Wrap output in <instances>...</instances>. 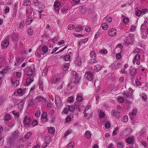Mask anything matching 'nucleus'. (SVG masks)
Wrapping results in <instances>:
<instances>
[{
    "instance_id": "60",
    "label": "nucleus",
    "mask_w": 148,
    "mask_h": 148,
    "mask_svg": "<svg viewBox=\"0 0 148 148\" xmlns=\"http://www.w3.org/2000/svg\"><path fill=\"white\" fill-rule=\"evenodd\" d=\"M119 130V128L118 127H116L115 130H114L113 133H112V135L113 136H114L116 135L117 133H116V132L118 131Z\"/></svg>"
},
{
    "instance_id": "5",
    "label": "nucleus",
    "mask_w": 148,
    "mask_h": 148,
    "mask_svg": "<svg viewBox=\"0 0 148 148\" xmlns=\"http://www.w3.org/2000/svg\"><path fill=\"white\" fill-rule=\"evenodd\" d=\"M117 34L116 30L112 28L110 29L108 31V34L110 36L114 37Z\"/></svg>"
},
{
    "instance_id": "13",
    "label": "nucleus",
    "mask_w": 148,
    "mask_h": 148,
    "mask_svg": "<svg viewBox=\"0 0 148 148\" xmlns=\"http://www.w3.org/2000/svg\"><path fill=\"white\" fill-rule=\"evenodd\" d=\"M60 3L58 1H56L55 2L54 6L56 11H57L58 12H59V8L60 6Z\"/></svg>"
},
{
    "instance_id": "32",
    "label": "nucleus",
    "mask_w": 148,
    "mask_h": 148,
    "mask_svg": "<svg viewBox=\"0 0 148 148\" xmlns=\"http://www.w3.org/2000/svg\"><path fill=\"white\" fill-rule=\"evenodd\" d=\"M63 59L65 61H69L71 59V56L69 55H66L64 57Z\"/></svg>"
},
{
    "instance_id": "49",
    "label": "nucleus",
    "mask_w": 148,
    "mask_h": 148,
    "mask_svg": "<svg viewBox=\"0 0 148 148\" xmlns=\"http://www.w3.org/2000/svg\"><path fill=\"white\" fill-rule=\"evenodd\" d=\"M67 108L70 112H72L75 109L74 107L73 106H69Z\"/></svg>"
},
{
    "instance_id": "30",
    "label": "nucleus",
    "mask_w": 148,
    "mask_h": 148,
    "mask_svg": "<svg viewBox=\"0 0 148 148\" xmlns=\"http://www.w3.org/2000/svg\"><path fill=\"white\" fill-rule=\"evenodd\" d=\"M48 132L51 134H53L55 132V129L53 127H50L48 129Z\"/></svg>"
},
{
    "instance_id": "50",
    "label": "nucleus",
    "mask_w": 148,
    "mask_h": 148,
    "mask_svg": "<svg viewBox=\"0 0 148 148\" xmlns=\"http://www.w3.org/2000/svg\"><path fill=\"white\" fill-rule=\"evenodd\" d=\"M136 29V27L134 25H132L130 28V31L132 32L134 31Z\"/></svg>"
},
{
    "instance_id": "57",
    "label": "nucleus",
    "mask_w": 148,
    "mask_h": 148,
    "mask_svg": "<svg viewBox=\"0 0 148 148\" xmlns=\"http://www.w3.org/2000/svg\"><path fill=\"white\" fill-rule=\"evenodd\" d=\"M14 73L17 78L21 76V74L19 72H15Z\"/></svg>"
},
{
    "instance_id": "54",
    "label": "nucleus",
    "mask_w": 148,
    "mask_h": 148,
    "mask_svg": "<svg viewBox=\"0 0 148 148\" xmlns=\"http://www.w3.org/2000/svg\"><path fill=\"white\" fill-rule=\"evenodd\" d=\"M51 140V138L50 137H47L45 139V143L47 144H49V142Z\"/></svg>"
},
{
    "instance_id": "56",
    "label": "nucleus",
    "mask_w": 148,
    "mask_h": 148,
    "mask_svg": "<svg viewBox=\"0 0 148 148\" xmlns=\"http://www.w3.org/2000/svg\"><path fill=\"white\" fill-rule=\"evenodd\" d=\"M68 100L69 103H71L73 102L74 98L73 97H70L68 98Z\"/></svg>"
},
{
    "instance_id": "38",
    "label": "nucleus",
    "mask_w": 148,
    "mask_h": 148,
    "mask_svg": "<svg viewBox=\"0 0 148 148\" xmlns=\"http://www.w3.org/2000/svg\"><path fill=\"white\" fill-rule=\"evenodd\" d=\"M28 34L32 36L33 34V30L32 28H29L27 31Z\"/></svg>"
},
{
    "instance_id": "3",
    "label": "nucleus",
    "mask_w": 148,
    "mask_h": 148,
    "mask_svg": "<svg viewBox=\"0 0 148 148\" xmlns=\"http://www.w3.org/2000/svg\"><path fill=\"white\" fill-rule=\"evenodd\" d=\"M134 35L132 34H130L128 37L125 43L127 45L132 44L133 42L134 38Z\"/></svg>"
},
{
    "instance_id": "7",
    "label": "nucleus",
    "mask_w": 148,
    "mask_h": 148,
    "mask_svg": "<svg viewBox=\"0 0 148 148\" xmlns=\"http://www.w3.org/2000/svg\"><path fill=\"white\" fill-rule=\"evenodd\" d=\"M93 77V74L90 72H87L84 75V77L89 81H91Z\"/></svg>"
},
{
    "instance_id": "55",
    "label": "nucleus",
    "mask_w": 148,
    "mask_h": 148,
    "mask_svg": "<svg viewBox=\"0 0 148 148\" xmlns=\"http://www.w3.org/2000/svg\"><path fill=\"white\" fill-rule=\"evenodd\" d=\"M12 113L13 114L15 117H18L19 116V113L18 112H16L14 111H13Z\"/></svg>"
},
{
    "instance_id": "19",
    "label": "nucleus",
    "mask_w": 148,
    "mask_h": 148,
    "mask_svg": "<svg viewBox=\"0 0 148 148\" xmlns=\"http://www.w3.org/2000/svg\"><path fill=\"white\" fill-rule=\"evenodd\" d=\"M112 114L115 116L116 117L119 118L120 116V114L118 112H116L115 110H113L112 112Z\"/></svg>"
},
{
    "instance_id": "15",
    "label": "nucleus",
    "mask_w": 148,
    "mask_h": 148,
    "mask_svg": "<svg viewBox=\"0 0 148 148\" xmlns=\"http://www.w3.org/2000/svg\"><path fill=\"white\" fill-rule=\"evenodd\" d=\"M11 82L12 83V86L13 87H16L19 84V81L18 80L14 81L13 78L11 79Z\"/></svg>"
},
{
    "instance_id": "59",
    "label": "nucleus",
    "mask_w": 148,
    "mask_h": 148,
    "mask_svg": "<svg viewBox=\"0 0 148 148\" xmlns=\"http://www.w3.org/2000/svg\"><path fill=\"white\" fill-rule=\"evenodd\" d=\"M39 88L41 90H42L43 89V84L42 82L40 81L39 83Z\"/></svg>"
},
{
    "instance_id": "46",
    "label": "nucleus",
    "mask_w": 148,
    "mask_h": 148,
    "mask_svg": "<svg viewBox=\"0 0 148 148\" xmlns=\"http://www.w3.org/2000/svg\"><path fill=\"white\" fill-rule=\"evenodd\" d=\"M100 52L102 54H106L107 53V51L105 49H101Z\"/></svg>"
},
{
    "instance_id": "61",
    "label": "nucleus",
    "mask_w": 148,
    "mask_h": 148,
    "mask_svg": "<svg viewBox=\"0 0 148 148\" xmlns=\"http://www.w3.org/2000/svg\"><path fill=\"white\" fill-rule=\"evenodd\" d=\"M136 15L137 16H140L141 14V10H138L136 12Z\"/></svg>"
},
{
    "instance_id": "26",
    "label": "nucleus",
    "mask_w": 148,
    "mask_h": 148,
    "mask_svg": "<svg viewBox=\"0 0 148 148\" xmlns=\"http://www.w3.org/2000/svg\"><path fill=\"white\" fill-rule=\"evenodd\" d=\"M69 63H66L64 64L63 65V69L64 71L67 70L69 68Z\"/></svg>"
},
{
    "instance_id": "44",
    "label": "nucleus",
    "mask_w": 148,
    "mask_h": 148,
    "mask_svg": "<svg viewBox=\"0 0 148 148\" xmlns=\"http://www.w3.org/2000/svg\"><path fill=\"white\" fill-rule=\"evenodd\" d=\"M23 90L21 88L18 89L17 91V93L19 96H22L23 95Z\"/></svg>"
},
{
    "instance_id": "17",
    "label": "nucleus",
    "mask_w": 148,
    "mask_h": 148,
    "mask_svg": "<svg viewBox=\"0 0 148 148\" xmlns=\"http://www.w3.org/2000/svg\"><path fill=\"white\" fill-rule=\"evenodd\" d=\"M75 63L77 66H80L82 63L81 58L79 57H78L76 59Z\"/></svg>"
},
{
    "instance_id": "1",
    "label": "nucleus",
    "mask_w": 148,
    "mask_h": 148,
    "mask_svg": "<svg viewBox=\"0 0 148 148\" xmlns=\"http://www.w3.org/2000/svg\"><path fill=\"white\" fill-rule=\"evenodd\" d=\"M27 74L29 76L26 79V86H28L34 81V77L36 75L35 68L33 66H29L28 68Z\"/></svg>"
},
{
    "instance_id": "6",
    "label": "nucleus",
    "mask_w": 148,
    "mask_h": 148,
    "mask_svg": "<svg viewBox=\"0 0 148 148\" xmlns=\"http://www.w3.org/2000/svg\"><path fill=\"white\" fill-rule=\"evenodd\" d=\"M31 121L30 118L27 116H25L24 118L23 123L24 125H29L31 123Z\"/></svg>"
},
{
    "instance_id": "43",
    "label": "nucleus",
    "mask_w": 148,
    "mask_h": 148,
    "mask_svg": "<svg viewBox=\"0 0 148 148\" xmlns=\"http://www.w3.org/2000/svg\"><path fill=\"white\" fill-rule=\"evenodd\" d=\"M32 21V18H28L26 22V24L27 25H29Z\"/></svg>"
},
{
    "instance_id": "29",
    "label": "nucleus",
    "mask_w": 148,
    "mask_h": 148,
    "mask_svg": "<svg viewBox=\"0 0 148 148\" xmlns=\"http://www.w3.org/2000/svg\"><path fill=\"white\" fill-rule=\"evenodd\" d=\"M103 21H105L107 23H110L112 22V19L110 17H106L103 20Z\"/></svg>"
},
{
    "instance_id": "45",
    "label": "nucleus",
    "mask_w": 148,
    "mask_h": 148,
    "mask_svg": "<svg viewBox=\"0 0 148 148\" xmlns=\"http://www.w3.org/2000/svg\"><path fill=\"white\" fill-rule=\"evenodd\" d=\"M48 69L47 68H45L43 70L42 75V76H45L47 74Z\"/></svg>"
},
{
    "instance_id": "23",
    "label": "nucleus",
    "mask_w": 148,
    "mask_h": 148,
    "mask_svg": "<svg viewBox=\"0 0 148 148\" xmlns=\"http://www.w3.org/2000/svg\"><path fill=\"white\" fill-rule=\"evenodd\" d=\"M134 141V138L133 137H130L128 138L126 140L127 143L129 144H131L133 143Z\"/></svg>"
},
{
    "instance_id": "52",
    "label": "nucleus",
    "mask_w": 148,
    "mask_h": 148,
    "mask_svg": "<svg viewBox=\"0 0 148 148\" xmlns=\"http://www.w3.org/2000/svg\"><path fill=\"white\" fill-rule=\"evenodd\" d=\"M105 113L104 112L102 111H100L99 114V116L100 118H102L104 117Z\"/></svg>"
},
{
    "instance_id": "37",
    "label": "nucleus",
    "mask_w": 148,
    "mask_h": 148,
    "mask_svg": "<svg viewBox=\"0 0 148 148\" xmlns=\"http://www.w3.org/2000/svg\"><path fill=\"white\" fill-rule=\"evenodd\" d=\"M8 70V68L7 67L4 68L2 71H0V74H1V75H3V74H4L7 73Z\"/></svg>"
},
{
    "instance_id": "42",
    "label": "nucleus",
    "mask_w": 148,
    "mask_h": 148,
    "mask_svg": "<svg viewBox=\"0 0 148 148\" xmlns=\"http://www.w3.org/2000/svg\"><path fill=\"white\" fill-rule=\"evenodd\" d=\"M128 120V117L127 116H124L123 117L122 121L123 122L126 123L127 122Z\"/></svg>"
},
{
    "instance_id": "62",
    "label": "nucleus",
    "mask_w": 148,
    "mask_h": 148,
    "mask_svg": "<svg viewBox=\"0 0 148 148\" xmlns=\"http://www.w3.org/2000/svg\"><path fill=\"white\" fill-rule=\"evenodd\" d=\"M71 132L70 130H68L66 131L64 135V137H66L69 134H70L71 133Z\"/></svg>"
},
{
    "instance_id": "27",
    "label": "nucleus",
    "mask_w": 148,
    "mask_h": 148,
    "mask_svg": "<svg viewBox=\"0 0 148 148\" xmlns=\"http://www.w3.org/2000/svg\"><path fill=\"white\" fill-rule=\"evenodd\" d=\"M101 69V66L99 65H97L95 66L94 67V70L97 71L98 72Z\"/></svg>"
},
{
    "instance_id": "31",
    "label": "nucleus",
    "mask_w": 148,
    "mask_h": 148,
    "mask_svg": "<svg viewBox=\"0 0 148 148\" xmlns=\"http://www.w3.org/2000/svg\"><path fill=\"white\" fill-rule=\"evenodd\" d=\"M122 17H123V22L125 23V24H127L129 21V19L127 17H123V16H122Z\"/></svg>"
},
{
    "instance_id": "39",
    "label": "nucleus",
    "mask_w": 148,
    "mask_h": 148,
    "mask_svg": "<svg viewBox=\"0 0 148 148\" xmlns=\"http://www.w3.org/2000/svg\"><path fill=\"white\" fill-rule=\"evenodd\" d=\"M69 110L67 107H66L64 108V110L62 112V114H67L69 112Z\"/></svg>"
},
{
    "instance_id": "25",
    "label": "nucleus",
    "mask_w": 148,
    "mask_h": 148,
    "mask_svg": "<svg viewBox=\"0 0 148 148\" xmlns=\"http://www.w3.org/2000/svg\"><path fill=\"white\" fill-rule=\"evenodd\" d=\"M32 135V132H29L27 133L24 137V139H27L30 138Z\"/></svg>"
},
{
    "instance_id": "11",
    "label": "nucleus",
    "mask_w": 148,
    "mask_h": 148,
    "mask_svg": "<svg viewBox=\"0 0 148 148\" xmlns=\"http://www.w3.org/2000/svg\"><path fill=\"white\" fill-rule=\"evenodd\" d=\"M46 101V100L44 97L41 96L36 97L35 99V101L37 103L45 102Z\"/></svg>"
},
{
    "instance_id": "63",
    "label": "nucleus",
    "mask_w": 148,
    "mask_h": 148,
    "mask_svg": "<svg viewBox=\"0 0 148 148\" xmlns=\"http://www.w3.org/2000/svg\"><path fill=\"white\" fill-rule=\"evenodd\" d=\"M105 126L106 128L108 129L110 127L111 125L109 123H106L105 124Z\"/></svg>"
},
{
    "instance_id": "24",
    "label": "nucleus",
    "mask_w": 148,
    "mask_h": 148,
    "mask_svg": "<svg viewBox=\"0 0 148 148\" xmlns=\"http://www.w3.org/2000/svg\"><path fill=\"white\" fill-rule=\"evenodd\" d=\"M91 108V106L88 105L85 108L84 112V114L85 117L86 116L88 115V113H86V111Z\"/></svg>"
},
{
    "instance_id": "48",
    "label": "nucleus",
    "mask_w": 148,
    "mask_h": 148,
    "mask_svg": "<svg viewBox=\"0 0 148 148\" xmlns=\"http://www.w3.org/2000/svg\"><path fill=\"white\" fill-rule=\"evenodd\" d=\"M31 4V2L29 0H26L25 1L24 5L25 6H27Z\"/></svg>"
},
{
    "instance_id": "40",
    "label": "nucleus",
    "mask_w": 148,
    "mask_h": 148,
    "mask_svg": "<svg viewBox=\"0 0 148 148\" xmlns=\"http://www.w3.org/2000/svg\"><path fill=\"white\" fill-rule=\"evenodd\" d=\"M117 147L118 148H123L124 146L123 143H118L117 145Z\"/></svg>"
},
{
    "instance_id": "35",
    "label": "nucleus",
    "mask_w": 148,
    "mask_h": 148,
    "mask_svg": "<svg viewBox=\"0 0 148 148\" xmlns=\"http://www.w3.org/2000/svg\"><path fill=\"white\" fill-rule=\"evenodd\" d=\"M108 25L106 23H103L102 25V27L104 30H106L108 28Z\"/></svg>"
},
{
    "instance_id": "58",
    "label": "nucleus",
    "mask_w": 148,
    "mask_h": 148,
    "mask_svg": "<svg viewBox=\"0 0 148 148\" xmlns=\"http://www.w3.org/2000/svg\"><path fill=\"white\" fill-rule=\"evenodd\" d=\"M40 111L39 110H37L35 113V116L36 117H38L40 115Z\"/></svg>"
},
{
    "instance_id": "10",
    "label": "nucleus",
    "mask_w": 148,
    "mask_h": 148,
    "mask_svg": "<svg viewBox=\"0 0 148 148\" xmlns=\"http://www.w3.org/2000/svg\"><path fill=\"white\" fill-rule=\"evenodd\" d=\"M48 47L46 45L43 46L42 48V51L40 52V53L39 54V57H40V55L42 54L44 55L45 54L47 53L48 51Z\"/></svg>"
},
{
    "instance_id": "41",
    "label": "nucleus",
    "mask_w": 148,
    "mask_h": 148,
    "mask_svg": "<svg viewBox=\"0 0 148 148\" xmlns=\"http://www.w3.org/2000/svg\"><path fill=\"white\" fill-rule=\"evenodd\" d=\"M116 87V86H114V85H111L109 86V89L110 91H112L113 90L116 91V89H115V87Z\"/></svg>"
},
{
    "instance_id": "4",
    "label": "nucleus",
    "mask_w": 148,
    "mask_h": 148,
    "mask_svg": "<svg viewBox=\"0 0 148 148\" xmlns=\"http://www.w3.org/2000/svg\"><path fill=\"white\" fill-rule=\"evenodd\" d=\"M140 56L139 54H137L135 55L134 59L133 60L132 62L134 65L136 62V64L139 65L140 64Z\"/></svg>"
},
{
    "instance_id": "12",
    "label": "nucleus",
    "mask_w": 148,
    "mask_h": 148,
    "mask_svg": "<svg viewBox=\"0 0 148 148\" xmlns=\"http://www.w3.org/2000/svg\"><path fill=\"white\" fill-rule=\"evenodd\" d=\"M9 44V42L6 40L3 41L1 43L2 47L3 49L6 48L8 46Z\"/></svg>"
},
{
    "instance_id": "22",
    "label": "nucleus",
    "mask_w": 148,
    "mask_h": 148,
    "mask_svg": "<svg viewBox=\"0 0 148 148\" xmlns=\"http://www.w3.org/2000/svg\"><path fill=\"white\" fill-rule=\"evenodd\" d=\"M83 29V27L81 26H77L75 29V31L76 32H80L82 31Z\"/></svg>"
},
{
    "instance_id": "18",
    "label": "nucleus",
    "mask_w": 148,
    "mask_h": 148,
    "mask_svg": "<svg viewBox=\"0 0 148 148\" xmlns=\"http://www.w3.org/2000/svg\"><path fill=\"white\" fill-rule=\"evenodd\" d=\"M120 66L121 64L120 63L115 62L112 65V69H117L120 67Z\"/></svg>"
},
{
    "instance_id": "20",
    "label": "nucleus",
    "mask_w": 148,
    "mask_h": 148,
    "mask_svg": "<svg viewBox=\"0 0 148 148\" xmlns=\"http://www.w3.org/2000/svg\"><path fill=\"white\" fill-rule=\"evenodd\" d=\"M91 132L88 130H87L86 131L85 135V137L88 139H89L91 138Z\"/></svg>"
},
{
    "instance_id": "8",
    "label": "nucleus",
    "mask_w": 148,
    "mask_h": 148,
    "mask_svg": "<svg viewBox=\"0 0 148 148\" xmlns=\"http://www.w3.org/2000/svg\"><path fill=\"white\" fill-rule=\"evenodd\" d=\"M55 103L58 108H60L62 106V102L59 97L56 95L55 97Z\"/></svg>"
},
{
    "instance_id": "34",
    "label": "nucleus",
    "mask_w": 148,
    "mask_h": 148,
    "mask_svg": "<svg viewBox=\"0 0 148 148\" xmlns=\"http://www.w3.org/2000/svg\"><path fill=\"white\" fill-rule=\"evenodd\" d=\"M137 112V110H136L134 109L133 110L132 112H130L129 113V115L130 116H135L136 115Z\"/></svg>"
},
{
    "instance_id": "36",
    "label": "nucleus",
    "mask_w": 148,
    "mask_h": 148,
    "mask_svg": "<svg viewBox=\"0 0 148 148\" xmlns=\"http://www.w3.org/2000/svg\"><path fill=\"white\" fill-rule=\"evenodd\" d=\"M75 146V143L73 142H71L69 143L67 145V148H73Z\"/></svg>"
},
{
    "instance_id": "21",
    "label": "nucleus",
    "mask_w": 148,
    "mask_h": 148,
    "mask_svg": "<svg viewBox=\"0 0 148 148\" xmlns=\"http://www.w3.org/2000/svg\"><path fill=\"white\" fill-rule=\"evenodd\" d=\"M78 76L77 75H75L73 76L72 79V82L74 83H77L78 82Z\"/></svg>"
},
{
    "instance_id": "2",
    "label": "nucleus",
    "mask_w": 148,
    "mask_h": 148,
    "mask_svg": "<svg viewBox=\"0 0 148 148\" xmlns=\"http://www.w3.org/2000/svg\"><path fill=\"white\" fill-rule=\"evenodd\" d=\"M146 21H145L144 23L142 24L140 27L141 34L142 35V37L143 39H146L147 36H146L145 32L146 30V25L147 24Z\"/></svg>"
},
{
    "instance_id": "16",
    "label": "nucleus",
    "mask_w": 148,
    "mask_h": 148,
    "mask_svg": "<svg viewBox=\"0 0 148 148\" xmlns=\"http://www.w3.org/2000/svg\"><path fill=\"white\" fill-rule=\"evenodd\" d=\"M60 80V77L59 76H55L53 78L51 82L53 83H56L59 81Z\"/></svg>"
},
{
    "instance_id": "53",
    "label": "nucleus",
    "mask_w": 148,
    "mask_h": 148,
    "mask_svg": "<svg viewBox=\"0 0 148 148\" xmlns=\"http://www.w3.org/2000/svg\"><path fill=\"white\" fill-rule=\"evenodd\" d=\"M141 96L144 101H145L147 100V97L146 95L145 94L143 93L141 94Z\"/></svg>"
},
{
    "instance_id": "64",
    "label": "nucleus",
    "mask_w": 148,
    "mask_h": 148,
    "mask_svg": "<svg viewBox=\"0 0 148 148\" xmlns=\"http://www.w3.org/2000/svg\"><path fill=\"white\" fill-rule=\"evenodd\" d=\"M117 100L119 102L121 103H123L124 101V99L122 97H120Z\"/></svg>"
},
{
    "instance_id": "28",
    "label": "nucleus",
    "mask_w": 148,
    "mask_h": 148,
    "mask_svg": "<svg viewBox=\"0 0 148 148\" xmlns=\"http://www.w3.org/2000/svg\"><path fill=\"white\" fill-rule=\"evenodd\" d=\"M4 118L5 121H8L11 119V116L10 114H6L4 116Z\"/></svg>"
},
{
    "instance_id": "33",
    "label": "nucleus",
    "mask_w": 148,
    "mask_h": 148,
    "mask_svg": "<svg viewBox=\"0 0 148 148\" xmlns=\"http://www.w3.org/2000/svg\"><path fill=\"white\" fill-rule=\"evenodd\" d=\"M83 100L82 97V96L77 95L76 98V100L78 102H81Z\"/></svg>"
},
{
    "instance_id": "9",
    "label": "nucleus",
    "mask_w": 148,
    "mask_h": 148,
    "mask_svg": "<svg viewBox=\"0 0 148 148\" xmlns=\"http://www.w3.org/2000/svg\"><path fill=\"white\" fill-rule=\"evenodd\" d=\"M90 56L91 58V62L92 63H95L94 61L96 59V54L95 51H92L90 53Z\"/></svg>"
},
{
    "instance_id": "14",
    "label": "nucleus",
    "mask_w": 148,
    "mask_h": 148,
    "mask_svg": "<svg viewBox=\"0 0 148 148\" xmlns=\"http://www.w3.org/2000/svg\"><path fill=\"white\" fill-rule=\"evenodd\" d=\"M129 71L130 75L133 76H135L138 73V72L136 69H130Z\"/></svg>"
},
{
    "instance_id": "51",
    "label": "nucleus",
    "mask_w": 148,
    "mask_h": 148,
    "mask_svg": "<svg viewBox=\"0 0 148 148\" xmlns=\"http://www.w3.org/2000/svg\"><path fill=\"white\" fill-rule=\"evenodd\" d=\"M25 25V23L24 22H21L19 24V27L20 28L22 29L24 27Z\"/></svg>"
},
{
    "instance_id": "47",
    "label": "nucleus",
    "mask_w": 148,
    "mask_h": 148,
    "mask_svg": "<svg viewBox=\"0 0 148 148\" xmlns=\"http://www.w3.org/2000/svg\"><path fill=\"white\" fill-rule=\"evenodd\" d=\"M75 27V25L72 24H70L68 27V28L69 30H71L74 28Z\"/></svg>"
}]
</instances>
